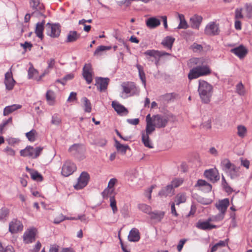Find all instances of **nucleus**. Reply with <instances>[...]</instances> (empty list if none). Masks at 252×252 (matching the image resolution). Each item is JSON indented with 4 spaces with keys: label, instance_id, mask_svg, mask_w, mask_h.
<instances>
[{
    "label": "nucleus",
    "instance_id": "41",
    "mask_svg": "<svg viewBox=\"0 0 252 252\" xmlns=\"http://www.w3.org/2000/svg\"><path fill=\"white\" fill-rule=\"evenodd\" d=\"M190 49L194 53H200L203 51V48L201 44L194 42L190 46Z\"/></svg>",
    "mask_w": 252,
    "mask_h": 252
},
{
    "label": "nucleus",
    "instance_id": "28",
    "mask_svg": "<svg viewBox=\"0 0 252 252\" xmlns=\"http://www.w3.org/2000/svg\"><path fill=\"white\" fill-rule=\"evenodd\" d=\"M115 146L117 151L125 155L127 150H130L129 147L127 145H123L120 143L117 140H115Z\"/></svg>",
    "mask_w": 252,
    "mask_h": 252
},
{
    "label": "nucleus",
    "instance_id": "7",
    "mask_svg": "<svg viewBox=\"0 0 252 252\" xmlns=\"http://www.w3.org/2000/svg\"><path fill=\"white\" fill-rule=\"evenodd\" d=\"M30 6L34 11L32 12V15H35L36 16H43L44 18L46 16L43 14L44 11V6L43 3H40L39 0H31L30 1Z\"/></svg>",
    "mask_w": 252,
    "mask_h": 252
},
{
    "label": "nucleus",
    "instance_id": "5",
    "mask_svg": "<svg viewBox=\"0 0 252 252\" xmlns=\"http://www.w3.org/2000/svg\"><path fill=\"white\" fill-rule=\"evenodd\" d=\"M229 205V200L228 198L220 200L218 203L216 204V207L220 211V213L214 218L216 220H222L224 218V214Z\"/></svg>",
    "mask_w": 252,
    "mask_h": 252
},
{
    "label": "nucleus",
    "instance_id": "32",
    "mask_svg": "<svg viewBox=\"0 0 252 252\" xmlns=\"http://www.w3.org/2000/svg\"><path fill=\"white\" fill-rule=\"evenodd\" d=\"M81 102L83 103L84 111L87 113H90L92 111V105L90 101L86 97H83L81 99Z\"/></svg>",
    "mask_w": 252,
    "mask_h": 252
},
{
    "label": "nucleus",
    "instance_id": "64",
    "mask_svg": "<svg viewBox=\"0 0 252 252\" xmlns=\"http://www.w3.org/2000/svg\"><path fill=\"white\" fill-rule=\"evenodd\" d=\"M76 95H77V94L76 93L73 92H71L70 94V95L67 99V101H73L74 100H76V99H77Z\"/></svg>",
    "mask_w": 252,
    "mask_h": 252
},
{
    "label": "nucleus",
    "instance_id": "18",
    "mask_svg": "<svg viewBox=\"0 0 252 252\" xmlns=\"http://www.w3.org/2000/svg\"><path fill=\"white\" fill-rule=\"evenodd\" d=\"M230 52L238 56L240 59L243 58L247 53L246 48L242 45L231 49Z\"/></svg>",
    "mask_w": 252,
    "mask_h": 252
},
{
    "label": "nucleus",
    "instance_id": "51",
    "mask_svg": "<svg viewBox=\"0 0 252 252\" xmlns=\"http://www.w3.org/2000/svg\"><path fill=\"white\" fill-rule=\"evenodd\" d=\"M183 182V180L182 179L174 178L173 179L171 183V186L173 187V188H178L179 187Z\"/></svg>",
    "mask_w": 252,
    "mask_h": 252
},
{
    "label": "nucleus",
    "instance_id": "23",
    "mask_svg": "<svg viewBox=\"0 0 252 252\" xmlns=\"http://www.w3.org/2000/svg\"><path fill=\"white\" fill-rule=\"evenodd\" d=\"M165 215V212L161 211H154L151 212L149 216L150 219L155 220L156 222H160Z\"/></svg>",
    "mask_w": 252,
    "mask_h": 252
},
{
    "label": "nucleus",
    "instance_id": "4",
    "mask_svg": "<svg viewBox=\"0 0 252 252\" xmlns=\"http://www.w3.org/2000/svg\"><path fill=\"white\" fill-rule=\"evenodd\" d=\"M85 148L83 144H74L68 149V152L71 155L81 160L85 158Z\"/></svg>",
    "mask_w": 252,
    "mask_h": 252
},
{
    "label": "nucleus",
    "instance_id": "40",
    "mask_svg": "<svg viewBox=\"0 0 252 252\" xmlns=\"http://www.w3.org/2000/svg\"><path fill=\"white\" fill-rule=\"evenodd\" d=\"M138 208L143 212L148 214L149 215L152 212L151 207L145 204H140L138 205Z\"/></svg>",
    "mask_w": 252,
    "mask_h": 252
},
{
    "label": "nucleus",
    "instance_id": "16",
    "mask_svg": "<svg viewBox=\"0 0 252 252\" xmlns=\"http://www.w3.org/2000/svg\"><path fill=\"white\" fill-rule=\"evenodd\" d=\"M168 119L166 117L157 115L155 116L154 122L156 127L160 128L165 127L168 123Z\"/></svg>",
    "mask_w": 252,
    "mask_h": 252
},
{
    "label": "nucleus",
    "instance_id": "10",
    "mask_svg": "<svg viewBox=\"0 0 252 252\" xmlns=\"http://www.w3.org/2000/svg\"><path fill=\"white\" fill-rule=\"evenodd\" d=\"M76 170V165L70 161H67L62 167V174L64 177H68Z\"/></svg>",
    "mask_w": 252,
    "mask_h": 252
},
{
    "label": "nucleus",
    "instance_id": "63",
    "mask_svg": "<svg viewBox=\"0 0 252 252\" xmlns=\"http://www.w3.org/2000/svg\"><path fill=\"white\" fill-rule=\"evenodd\" d=\"M6 140L8 142V144L11 145H13L19 142V140L18 139L14 138H9L6 139Z\"/></svg>",
    "mask_w": 252,
    "mask_h": 252
},
{
    "label": "nucleus",
    "instance_id": "13",
    "mask_svg": "<svg viewBox=\"0 0 252 252\" xmlns=\"http://www.w3.org/2000/svg\"><path fill=\"white\" fill-rule=\"evenodd\" d=\"M204 175L213 183L217 182L220 178L218 170L216 168L206 170L204 171Z\"/></svg>",
    "mask_w": 252,
    "mask_h": 252
},
{
    "label": "nucleus",
    "instance_id": "50",
    "mask_svg": "<svg viewBox=\"0 0 252 252\" xmlns=\"http://www.w3.org/2000/svg\"><path fill=\"white\" fill-rule=\"evenodd\" d=\"M61 118L58 114H55L52 117L51 123L58 126L61 123Z\"/></svg>",
    "mask_w": 252,
    "mask_h": 252
},
{
    "label": "nucleus",
    "instance_id": "9",
    "mask_svg": "<svg viewBox=\"0 0 252 252\" xmlns=\"http://www.w3.org/2000/svg\"><path fill=\"white\" fill-rule=\"evenodd\" d=\"M89 179V174L87 172H82L78 178L77 183L74 185V188L77 190L83 189L87 185Z\"/></svg>",
    "mask_w": 252,
    "mask_h": 252
},
{
    "label": "nucleus",
    "instance_id": "43",
    "mask_svg": "<svg viewBox=\"0 0 252 252\" xmlns=\"http://www.w3.org/2000/svg\"><path fill=\"white\" fill-rule=\"evenodd\" d=\"M155 127H156V126L155 124H153V123H149L148 122V124L146 125L145 135L149 136L150 134L155 131Z\"/></svg>",
    "mask_w": 252,
    "mask_h": 252
},
{
    "label": "nucleus",
    "instance_id": "36",
    "mask_svg": "<svg viewBox=\"0 0 252 252\" xmlns=\"http://www.w3.org/2000/svg\"><path fill=\"white\" fill-rule=\"evenodd\" d=\"M180 23L177 27L178 29H187L189 26L185 19L184 16L182 14L179 15Z\"/></svg>",
    "mask_w": 252,
    "mask_h": 252
},
{
    "label": "nucleus",
    "instance_id": "2",
    "mask_svg": "<svg viewBox=\"0 0 252 252\" xmlns=\"http://www.w3.org/2000/svg\"><path fill=\"white\" fill-rule=\"evenodd\" d=\"M198 92L201 101L204 103L208 104L213 95V87L207 81L199 80Z\"/></svg>",
    "mask_w": 252,
    "mask_h": 252
},
{
    "label": "nucleus",
    "instance_id": "56",
    "mask_svg": "<svg viewBox=\"0 0 252 252\" xmlns=\"http://www.w3.org/2000/svg\"><path fill=\"white\" fill-rule=\"evenodd\" d=\"M66 218L64 216L63 214H60L59 216L56 217L54 220V223L55 224H59L61 222L63 221L66 220Z\"/></svg>",
    "mask_w": 252,
    "mask_h": 252
},
{
    "label": "nucleus",
    "instance_id": "24",
    "mask_svg": "<svg viewBox=\"0 0 252 252\" xmlns=\"http://www.w3.org/2000/svg\"><path fill=\"white\" fill-rule=\"evenodd\" d=\"M140 239L139 230L135 228L131 229L128 236V240L130 242H136Z\"/></svg>",
    "mask_w": 252,
    "mask_h": 252
},
{
    "label": "nucleus",
    "instance_id": "62",
    "mask_svg": "<svg viewBox=\"0 0 252 252\" xmlns=\"http://www.w3.org/2000/svg\"><path fill=\"white\" fill-rule=\"evenodd\" d=\"M186 241H187V239H181L179 241V244L177 247V249L179 252H180L182 250L184 245L185 244V243H186Z\"/></svg>",
    "mask_w": 252,
    "mask_h": 252
},
{
    "label": "nucleus",
    "instance_id": "44",
    "mask_svg": "<svg viewBox=\"0 0 252 252\" xmlns=\"http://www.w3.org/2000/svg\"><path fill=\"white\" fill-rule=\"evenodd\" d=\"M35 133L36 130L32 129L30 131L27 132L26 133V136L30 141L34 142L36 139Z\"/></svg>",
    "mask_w": 252,
    "mask_h": 252
},
{
    "label": "nucleus",
    "instance_id": "30",
    "mask_svg": "<svg viewBox=\"0 0 252 252\" xmlns=\"http://www.w3.org/2000/svg\"><path fill=\"white\" fill-rule=\"evenodd\" d=\"M136 67H137L138 70L139 76L141 80L142 83H143L145 88L146 86V79L145 76V73L144 72L143 67L140 64H137L136 65Z\"/></svg>",
    "mask_w": 252,
    "mask_h": 252
},
{
    "label": "nucleus",
    "instance_id": "52",
    "mask_svg": "<svg viewBox=\"0 0 252 252\" xmlns=\"http://www.w3.org/2000/svg\"><path fill=\"white\" fill-rule=\"evenodd\" d=\"M238 170L239 169L234 164H232V167H231V169L228 170L231 178H234L237 176V173Z\"/></svg>",
    "mask_w": 252,
    "mask_h": 252
},
{
    "label": "nucleus",
    "instance_id": "42",
    "mask_svg": "<svg viewBox=\"0 0 252 252\" xmlns=\"http://www.w3.org/2000/svg\"><path fill=\"white\" fill-rule=\"evenodd\" d=\"M186 201V196L184 193L178 194L176 196L175 202L176 205H179L181 203L185 202Z\"/></svg>",
    "mask_w": 252,
    "mask_h": 252
},
{
    "label": "nucleus",
    "instance_id": "55",
    "mask_svg": "<svg viewBox=\"0 0 252 252\" xmlns=\"http://www.w3.org/2000/svg\"><path fill=\"white\" fill-rule=\"evenodd\" d=\"M127 85L131 93L134 94L137 91V88L136 87L135 84L133 82H130L128 83Z\"/></svg>",
    "mask_w": 252,
    "mask_h": 252
},
{
    "label": "nucleus",
    "instance_id": "37",
    "mask_svg": "<svg viewBox=\"0 0 252 252\" xmlns=\"http://www.w3.org/2000/svg\"><path fill=\"white\" fill-rule=\"evenodd\" d=\"M243 9V13L246 14L247 17L251 18L252 17V5L246 3Z\"/></svg>",
    "mask_w": 252,
    "mask_h": 252
},
{
    "label": "nucleus",
    "instance_id": "61",
    "mask_svg": "<svg viewBox=\"0 0 252 252\" xmlns=\"http://www.w3.org/2000/svg\"><path fill=\"white\" fill-rule=\"evenodd\" d=\"M126 121L129 124L136 126L139 124V119L138 118H135V119H127Z\"/></svg>",
    "mask_w": 252,
    "mask_h": 252
},
{
    "label": "nucleus",
    "instance_id": "21",
    "mask_svg": "<svg viewBox=\"0 0 252 252\" xmlns=\"http://www.w3.org/2000/svg\"><path fill=\"white\" fill-rule=\"evenodd\" d=\"M45 20H43L41 22H38L36 24L35 33L36 36L41 40L44 37L43 31L44 30Z\"/></svg>",
    "mask_w": 252,
    "mask_h": 252
},
{
    "label": "nucleus",
    "instance_id": "53",
    "mask_svg": "<svg viewBox=\"0 0 252 252\" xmlns=\"http://www.w3.org/2000/svg\"><path fill=\"white\" fill-rule=\"evenodd\" d=\"M243 9L242 8H237L235 10V19L236 20L243 18Z\"/></svg>",
    "mask_w": 252,
    "mask_h": 252
},
{
    "label": "nucleus",
    "instance_id": "49",
    "mask_svg": "<svg viewBox=\"0 0 252 252\" xmlns=\"http://www.w3.org/2000/svg\"><path fill=\"white\" fill-rule=\"evenodd\" d=\"M9 213V210L6 207L0 209V220H3L7 217Z\"/></svg>",
    "mask_w": 252,
    "mask_h": 252
},
{
    "label": "nucleus",
    "instance_id": "1",
    "mask_svg": "<svg viewBox=\"0 0 252 252\" xmlns=\"http://www.w3.org/2000/svg\"><path fill=\"white\" fill-rule=\"evenodd\" d=\"M191 60L192 63L197 65L189 70L188 76L189 80L196 79L200 76H207L211 73L212 70L208 65L200 64V63L202 62V59L193 58Z\"/></svg>",
    "mask_w": 252,
    "mask_h": 252
},
{
    "label": "nucleus",
    "instance_id": "19",
    "mask_svg": "<svg viewBox=\"0 0 252 252\" xmlns=\"http://www.w3.org/2000/svg\"><path fill=\"white\" fill-rule=\"evenodd\" d=\"M203 18L201 16L194 15L190 18V27L194 29L198 30Z\"/></svg>",
    "mask_w": 252,
    "mask_h": 252
},
{
    "label": "nucleus",
    "instance_id": "58",
    "mask_svg": "<svg viewBox=\"0 0 252 252\" xmlns=\"http://www.w3.org/2000/svg\"><path fill=\"white\" fill-rule=\"evenodd\" d=\"M205 185H207L208 186V187L209 188V189H210V184L209 183H208V182H207L205 180L200 179V180H198L197 181V184H196V186H198L199 187H205Z\"/></svg>",
    "mask_w": 252,
    "mask_h": 252
},
{
    "label": "nucleus",
    "instance_id": "34",
    "mask_svg": "<svg viewBox=\"0 0 252 252\" xmlns=\"http://www.w3.org/2000/svg\"><path fill=\"white\" fill-rule=\"evenodd\" d=\"M210 220L206 221H202L199 220L196 224V226L202 230H209L210 226Z\"/></svg>",
    "mask_w": 252,
    "mask_h": 252
},
{
    "label": "nucleus",
    "instance_id": "45",
    "mask_svg": "<svg viewBox=\"0 0 252 252\" xmlns=\"http://www.w3.org/2000/svg\"><path fill=\"white\" fill-rule=\"evenodd\" d=\"M38 72L32 64L28 69V77L29 79H32L34 75H37Z\"/></svg>",
    "mask_w": 252,
    "mask_h": 252
},
{
    "label": "nucleus",
    "instance_id": "25",
    "mask_svg": "<svg viewBox=\"0 0 252 252\" xmlns=\"http://www.w3.org/2000/svg\"><path fill=\"white\" fill-rule=\"evenodd\" d=\"M160 24V21L156 17H150L146 21V26L150 29H154Z\"/></svg>",
    "mask_w": 252,
    "mask_h": 252
},
{
    "label": "nucleus",
    "instance_id": "48",
    "mask_svg": "<svg viewBox=\"0 0 252 252\" xmlns=\"http://www.w3.org/2000/svg\"><path fill=\"white\" fill-rule=\"evenodd\" d=\"M110 205L112 209L113 213L115 214L118 211V208L116 205V201L114 196H110Z\"/></svg>",
    "mask_w": 252,
    "mask_h": 252
},
{
    "label": "nucleus",
    "instance_id": "38",
    "mask_svg": "<svg viewBox=\"0 0 252 252\" xmlns=\"http://www.w3.org/2000/svg\"><path fill=\"white\" fill-rule=\"evenodd\" d=\"M46 98L49 105H53L54 104L55 97L53 91L48 90L46 94Z\"/></svg>",
    "mask_w": 252,
    "mask_h": 252
},
{
    "label": "nucleus",
    "instance_id": "47",
    "mask_svg": "<svg viewBox=\"0 0 252 252\" xmlns=\"http://www.w3.org/2000/svg\"><path fill=\"white\" fill-rule=\"evenodd\" d=\"M111 49V46L100 45L98 46L94 52V56L98 55L100 52L104 51L106 50H109Z\"/></svg>",
    "mask_w": 252,
    "mask_h": 252
},
{
    "label": "nucleus",
    "instance_id": "6",
    "mask_svg": "<svg viewBox=\"0 0 252 252\" xmlns=\"http://www.w3.org/2000/svg\"><path fill=\"white\" fill-rule=\"evenodd\" d=\"M46 34L52 38L58 37L61 33V26L59 23L51 24L48 23L46 24Z\"/></svg>",
    "mask_w": 252,
    "mask_h": 252
},
{
    "label": "nucleus",
    "instance_id": "22",
    "mask_svg": "<svg viewBox=\"0 0 252 252\" xmlns=\"http://www.w3.org/2000/svg\"><path fill=\"white\" fill-rule=\"evenodd\" d=\"M174 194V189L170 184L162 189L158 192L160 196H171Z\"/></svg>",
    "mask_w": 252,
    "mask_h": 252
},
{
    "label": "nucleus",
    "instance_id": "39",
    "mask_svg": "<svg viewBox=\"0 0 252 252\" xmlns=\"http://www.w3.org/2000/svg\"><path fill=\"white\" fill-rule=\"evenodd\" d=\"M31 178L34 181L41 182L43 180L42 175L35 170L31 173Z\"/></svg>",
    "mask_w": 252,
    "mask_h": 252
},
{
    "label": "nucleus",
    "instance_id": "12",
    "mask_svg": "<svg viewBox=\"0 0 252 252\" xmlns=\"http://www.w3.org/2000/svg\"><path fill=\"white\" fill-rule=\"evenodd\" d=\"M82 75L87 84H90L93 81V72L90 64H86L83 68Z\"/></svg>",
    "mask_w": 252,
    "mask_h": 252
},
{
    "label": "nucleus",
    "instance_id": "46",
    "mask_svg": "<svg viewBox=\"0 0 252 252\" xmlns=\"http://www.w3.org/2000/svg\"><path fill=\"white\" fill-rule=\"evenodd\" d=\"M237 134L240 137H244L247 132L246 127L240 125L237 126Z\"/></svg>",
    "mask_w": 252,
    "mask_h": 252
},
{
    "label": "nucleus",
    "instance_id": "29",
    "mask_svg": "<svg viewBox=\"0 0 252 252\" xmlns=\"http://www.w3.org/2000/svg\"><path fill=\"white\" fill-rule=\"evenodd\" d=\"M21 107L22 106L19 104H13L7 106L4 108L3 114L4 116H7L14 111L20 109Z\"/></svg>",
    "mask_w": 252,
    "mask_h": 252
},
{
    "label": "nucleus",
    "instance_id": "20",
    "mask_svg": "<svg viewBox=\"0 0 252 252\" xmlns=\"http://www.w3.org/2000/svg\"><path fill=\"white\" fill-rule=\"evenodd\" d=\"M35 235L34 229H31L24 233L23 235L24 240L27 244L31 243L35 241Z\"/></svg>",
    "mask_w": 252,
    "mask_h": 252
},
{
    "label": "nucleus",
    "instance_id": "11",
    "mask_svg": "<svg viewBox=\"0 0 252 252\" xmlns=\"http://www.w3.org/2000/svg\"><path fill=\"white\" fill-rule=\"evenodd\" d=\"M109 81L110 79L108 78L97 77L95 78V85L97 86V89L100 92H104L107 89Z\"/></svg>",
    "mask_w": 252,
    "mask_h": 252
},
{
    "label": "nucleus",
    "instance_id": "15",
    "mask_svg": "<svg viewBox=\"0 0 252 252\" xmlns=\"http://www.w3.org/2000/svg\"><path fill=\"white\" fill-rule=\"evenodd\" d=\"M23 225L20 220L13 219L9 224V231L12 234L16 233L19 231L22 230Z\"/></svg>",
    "mask_w": 252,
    "mask_h": 252
},
{
    "label": "nucleus",
    "instance_id": "26",
    "mask_svg": "<svg viewBox=\"0 0 252 252\" xmlns=\"http://www.w3.org/2000/svg\"><path fill=\"white\" fill-rule=\"evenodd\" d=\"M80 37V34L76 31H70L69 32L65 42L70 43L73 42L77 40Z\"/></svg>",
    "mask_w": 252,
    "mask_h": 252
},
{
    "label": "nucleus",
    "instance_id": "54",
    "mask_svg": "<svg viewBox=\"0 0 252 252\" xmlns=\"http://www.w3.org/2000/svg\"><path fill=\"white\" fill-rule=\"evenodd\" d=\"M113 191L114 189L107 188L102 192L101 194L103 198H106L108 197L109 195L111 196Z\"/></svg>",
    "mask_w": 252,
    "mask_h": 252
},
{
    "label": "nucleus",
    "instance_id": "33",
    "mask_svg": "<svg viewBox=\"0 0 252 252\" xmlns=\"http://www.w3.org/2000/svg\"><path fill=\"white\" fill-rule=\"evenodd\" d=\"M141 135L142 141L143 143L144 146L149 148H153V146L150 142L149 136L145 135L144 131L142 132Z\"/></svg>",
    "mask_w": 252,
    "mask_h": 252
},
{
    "label": "nucleus",
    "instance_id": "31",
    "mask_svg": "<svg viewBox=\"0 0 252 252\" xmlns=\"http://www.w3.org/2000/svg\"><path fill=\"white\" fill-rule=\"evenodd\" d=\"M232 163H231L230 160L228 158H224L221 160L220 162V166L222 169L228 172V170L232 167Z\"/></svg>",
    "mask_w": 252,
    "mask_h": 252
},
{
    "label": "nucleus",
    "instance_id": "3",
    "mask_svg": "<svg viewBox=\"0 0 252 252\" xmlns=\"http://www.w3.org/2000/svg\"><path fill=\"white\" fill-rule=\"evenodd\" d=\"M43 147H37L34 148L31 146H27L24 149L20 151V156L23 157H30L32 158H36L41 154Z\"/></svg>",
    "mask_w": 252,
    "mask_h": 252
},
{
    "label": "nucleus",
    "instance_id": "35",
    "mask_svg": "<svg viewBox=\"0 0 252 252\" xmlns=\"http://www.w3.org/2000/svg\"><path fill=\"white\" fill-rule=\"evenodd\" d=\"M144 55L151 57H153L155 59L160 58L159 51L155 50H148L144 52Z\"/></svg>",
    "mask_w": 252,
    "mask_h": 252
},
{
    "label": "nucleus",
    "instance_id": "8",
    "mask_svg": "<svg viewBox=\"0 0 252 252\" xmlns=\"http://www.w3.org/2000/svg\"><path fill=\"white\" fill-rule=\"evenodd\" d=\"M220 32L219 25L214 22L209 23L206 26L204 30V33L211 36L219 35Z\"/></svg>",
    "mask_w": 252,
    "mask_h": 252
},
{
    "label": "nucleus",
    "instance_id": "17",
    "mask_svg": "<svg viewBox=\"0 0 252 252\" xmlns=\"http://www.w3.org/2000/svg\"><path fill=\"white\" fill-rule=\"evenodd\" d=\"M112 107L120 115H126L128 113L127 109L124 106L115 101H112Z\"/></svg>",
    "mask_w": 252,
    "mask_h": 252
},
{
    "label": "nucleus",
    "instance_id": "57",
    "mask_svg": "<svg viewBox=\"0 0 252 252\" xmlns=\"http://www.w3.org/2000/svg\"><path fill=\"white\" fill-rule=\"evenodd\" d=\"M237 93L240 95L244 94V86L241 82L239 83L236 86Z\"/></svg>",
    "mask_w": 252,
    "mask_h": 252
},
{
    "label": "nucleus",
    "instance_id": "59",
    "mask_svg": "<svg viewBox=\"0 0 252 252\" xmlns=\"http://www.w3.org/2000/svg\"><path fill=\"white\" fill-rule=\"evenodd\" d=\"M20 45L25 50L29 49L30 51L31 50V48L32 47V44L28 41H25L24 43H21Z\"/></svg>",
    "mask_w": 252,
    "mask_h": 252
},
{
    "label": "nucleus",
    "instance_id": "27",
    "mask_svg": "<svg viewBox=\"0 0 252 252\" xmlns=\"http://www.w3.org/2000/svg\"><path fill=\"white\" fill-rule=\"evenodd\" d=\"M175 39L170 36H166L162 41L161 44L168 49H171Z\"/></svg>",
    "mask_w": 252,
    "mask_h": 252
},
{
    "label": "nucleus",
    "instance_id": "14",
    "mask_svg": "<svg viewBox=\"0 0 252 252\" xmlns=\"http://www.w3.org/2000/svg\"><path fill=\"white\" fill-rule=\"evenodd\" d=\"M15 83L12 76L11 68H10L9 71L5 74L4 84L6 89L9 91L12 90Z\"/></svg>",
    "mask_w": 252,
    "mask_h": 252
},
{
    "label": "nucleus",
    "instance_id": "60",
    "mask_svg": "<svg viewBox=\"0 0 252 252\" xmlns=\"http://www.w3.org/2000/svg\"><path fill=\"white\" fill-rule=\"evenodd\" d=\"M3 151L4 152L6 153L8 155H10L11 156H14L15 154V151L13 149H12L9 147H6L4 149Z\"/></svg>",
    "mask_w": 252,
    "mask_h": 252
}]
</instances>
